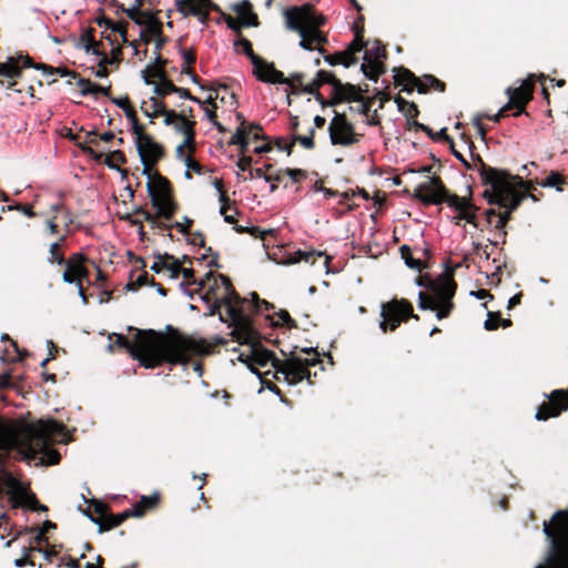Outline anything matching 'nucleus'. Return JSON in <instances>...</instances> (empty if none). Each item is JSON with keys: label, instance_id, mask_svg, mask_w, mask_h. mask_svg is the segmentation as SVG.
<instances>
[{"label": "nucleus", "instance_id": "nucleus-1", "mask_svg": "<svg viewBox=\"0 0 568 568\" xmlns=\"http://www.w3.org/2000/svg\"><path fill=\"white\" fill-rule=\"evenodd\" d=\"M227 292L229 295L224 297V301L227 305V313L231 318V323L234 325L232 335L240 344L247 345V352H242L239 355V361L246 363L251 372L257 376H260V373L252 367V364H256L262 367L271 365L276 369V373L282 374L284 379L291 385H295L303 379L308 378L310 372L307 371V367L316 365L317 353L313 352V348H303L301 349L303 353H312L313 356L310 358H303L295 355V353H292L290 358L278 361L272 352L264 348L256 341L255 331L252 328L248 318L243 315L241 311V297L231 291Z\"/></svg>", "mask_w": 568, "mask_h": 568}, {"label": "nucleus", "instance_id": "nucleus-2", "mask_svg": "<svg viewBox=\"0 0 568 568\" xmlns=\"http://www.w3.org/2000/svg\"><path fill=\"white\" fill-rule=\"evenodd\" d=\"M65 438L64 425L53 419H39L22 427L0 420V456L14 450L29 465L58 464L60 455L50 445Z\"/></svg>", "mask_w": 568, "mask_h": 568}, {"label": "nucleus", "instance_id": "nucleus-3", "mask_svg": "<svg viewBox=\"0 0 568 568\" xmlns=\"http://www.w3.org/2000/svg\"><path fill=\"white\" fill-rule=\"evenodd\" d=\"M114 337V343H109L108 349L113 352L115 346L125 348L145 368H154L163 363L185 365L193 355L204 352L201 342L182 335L136 329L133 343L123 335L115 334Z\"/></svg>", "mask_w": 568, "mask_h": 568}, {"label": "nucleus", "instance_id": "nucleus-4", "mask_svg": "<svg viewBox=\"0 0 568 568\" xmlns=\"http://www.w3.org/2000/svg\"><path fill=\"white\" fill-rule=\"evenodd\" d=\"M483 182L490 185L491 190H486L484 196L491 204H497L506 209V212L499 213L498 219L507 224L510 212L516 210L526 195L525 182L520 176L510 175L506 171L484 168L481 173Z\"/></svg>", "mask_w": 568, "mask_h": 568}, {"label": "nucleus", "instance_id": "nucleus-5", "mask_svg": "<svg viewBox=\"0 0 568 568\" xmlns=\"http://www.w3.org/2000/svg\"><path fill=\"white\" fill-rule=\"evenodd\" d=\"M284 18L286 28L298 33V45L302 49L312 51L326 41L318 30L325 23V18L316 14L311 6L290 8L284 11Z\"/></svg>", "mask_w": 568, "mask_h": 568}, {"label": "nucleus", "instance_id": "nucleus-6", "mask_svg": "<svg viewBox=\"0 0 568 568\" xmlns=\"http://www.w3.org/2000/svg\"><path fill=\"white\" fill-rule=\"evenodd\" d=\"M456 285L454 281L444 276L437 282L433 283L430 293L425 295L423 292L418 293L420 310H429L436 312L438 320L445 318L453 310L452 298L455 294Z\"/></svg>", "mask_w": 568, "mask_h": 568}, {"label": "nucleus", "instance_id": "nucleus-7", "mask_svg": "<svg viewBox=\"0 0 568 568\" xmlns=\"http://www.w3.org/2000/svg\"><path fill=\"white\" fill-rule=\"evenodd\" d=\"M412 312V305L404 300H392L390 302L383 303L381 307L382 321L379 328L385 333L387 329L394 331L400 322L408 316H413L417 320L418 316L413 315Z\"/></svg>", "mask_w": 568, "mask_h": 568}, {"label": "nucleus", "instance_id": "nucleus-8", "mask_svg": "<svg viewBox=\"0 0 568 568\" xmlns=\"http://www.w3.org/2000/svg\"><path fill=\"white\" fill-rule=\"evenodd\" d=\"M146 189L158 214L164 219H170L174 212V206L170 195L169 182L161 176H156L148 183Z\"/></svg>", "mask_w": 568, "mask_h": 568}, {"label": "nucleus", "instance_id": "nucleus-9", "mask_svg": "<svg viewBox=\"0 0 568 568\" xmlns=\"http://www.w3.org/2000/svg\"><path fill=\"white\" fill-rule=\"evenodd\" d=\"M133 133L135 134L136 151L143 164V173H146L149 166L162 156L163 151L159 143L143 133V129L139 124H134Z\"/></svg>", "mask_w": 568, "mask_h": 568}, {"label": "nucleus", "instance_id": "nucleus-10", "mask_svg": "<svg viewBox=\"0 0 568 568\" xmlns=\"http://www.w3.org/2000/svg\"><path fill=\"white\" fill-rule=\"evenodd\" d=\"M556 531L545 521L542 531L550 539L554 549H560L568 555V509L558 510L552 516Z\"/></svg>", "mask_w": 568, "mask_h": 568}, {"label": "nucleus", "instance_id": "nucleus-11", "mask_svg": "<svg viewBox=\"0 0 568 568\" xmlns=\"http://www.w3.org/2000/svg\"><path fill=\"white\" fill-rule=\"evenodd\" d=\"M1 481L3 486L8 489V493L12 496V498L17 499L18 501L27 505L28 507L34 510L47 509L45 506H39L36 496L29 493L27 485L23 481L16 478L11 473L3 470L1 473Z\"/></svg>", "mask_w": 568, "mask_h": 568}, {"label": "nucleus", "instance_id": "nucleus-12", "mask_svg": "<svg viewBox=\"0 0 568 568\" xmlns=\"http://www.w3.org/2000/svg\"><path fill=\"white\" fill-rule=\"evenodd\" d=\"M450 195L439 179L435 176L428 178L426 182L418 184L414 191V196L426 204L446 203Z\"/></svg>", "mask_w": 568, "mask_h": 568}, {"label": "nucleus", "instance_id": "nucleus-13", "mask_svg": "<svg viewBox=\"0 0 568 568\" xmlns=\"http://www.w3.org/2000/svg\"><path fill=\"white\" fill-rule=\"evenodd\" d=\"M219 285L222 286L223 293H221L220 295H214V302L209 305V315L219 314L220 321L226 323L230 327L234 329V325L231 323V318L227 313V305L224 301V297L229 295L227 291H231L235 295L237 294L232 288L229 278L222 274L217 275V277H214V287L219 290Z\"/></svg>", "mask_w": 568, "mask_h": 568}, {"label": "nucleus", "instance_id": "nucleus-14", "mask_svg": "<svg viewBox=\"0 0 568 568\" xmlns=\"http://www.w3.org/2000/svg\"><path fill=\"white\" fill-rule=\"evenodd\" d=\"M447 205L456 212L453 216V222L459 225L460 221H466L468 224L477 227L476 213L478 207L474 205L468 196L450 195L447 199Z\"/></svg>", "mask_w": 568, "mask_h": 568}, {"label": "nucleus", "instance_id": "nucleus-15", "mask_svg": "<svg viewBox=\"0 0 568 568\" xmlns=\"http://www.w3.org/2000/svg\"><path fill=\"white\" fill-rule=\"evenodd\" d=\"M385 57L384 48L379 41L365 43L364 62L361 70L369 79H373L382 71V59Z\"/></svg>", "mask_w": 568, "mask_h": 568}, {"label": "nucleus", "instance_id": "nucleus-16", "mask_svg": "<svg viewBox=\"0 0 568 568\" xmlns=\"http://www.w3.org/2000/svg\"><path fill=\"white\" fill-rule=\"evenodd\" d=\"M328 131L333 144L351 145L357 141L353 126L344 114H335L329 123Z\"/></svg>", "mask_w": 568, "mask_h": 568}, {"label": "nucleus", "instance_id": "nucleus-17", "mask_svg": "<svg viewBox=\"0 0 568 568\" xmlns=\"http://www.w3.org/2000/svg\"><path fill=\"white\" fill-rule=\"evenodd\" d=\"M532 77L524 80L518 88H507L508 102L504 105V110L517 109L515 115H519L524 111L526 103L532 97Z\"/></svg>", "mask_w": 568, "mask_h": 568}, {"label": "nucleus", "instance_id": "nucleus-18", "mask_svg": "<svg viewBox=\"0 0 568 568\" xmlns=\"http://www.w3.org/2000/svg\"><path fill=\"white\" fill-rule=\"evenodd\" d=\"M549 402L545 403L537 410L535 418L546 420L549 417L558 416L562 410L568 409V393L565 389H556L549 396Z\"/></svg>", "mask_w": 568, "mask_h": 568}, {"label": "nucleus", "instance_id": "nucleus-19", "mask_svg": "<svg viewBox=\"0 0 568 568\" xmlns=\"http://www.w3.org/2000/svg\"><path fill=\"white\" fill-rule=\"evenodd\" d=\"M395 80L398 83L404 84L405 87H412L410 89H416L419 93H425L428 88H434L438 91L444 90V84L438 81L436 78L432 75H426L423 80L417 79L410 71L405 69L396 70Z\"/></svg>", "mask_w": 568, "mask_h": 568}, {"label": "nucleus", "instance_id": "nucleus-20", "mask_svg": "<svg viewBox=\"0 0 568 568\" xmlns=\"http://www.w3.org/2000/svg\"><path fill=\"white\" fill-rule=\"evenodd\" d=\"M253 73L260 81L267 83H285L291 84V79H285L284 74L276 70L274 64L262 58L253 59Z\"/></svg>", "mask_w": 568, "mask_h": 568}, {"label": "nucleus", "instance_id": "nucleus-21", "mask_svg": "<svg viewBox=\"0 0 568 568\" xmlns=\"http://www.w3.org/2000/svg\"><path fill=\"white\" fill-rule=\"evenodd\" d=\"M316 256L317 257L325 256V260H324V263H323V267L325 268V271L327 273L328 272V264H329V261H331V256L326 255L322 251H314V250L301 251V250H298V251H296V252H294L292 254H288L283 260L277 261L276 263L277 264H282V265H293V264H296V263H300V262H305V263L314 264V261H315Z\"/></svg>", "mask_w": 568, "mask_h": 568}, {"label": "nucleus", "instance_id": "nucleus-22", "mask_svg": "<svg viewBox=\"0 0 568 568\" xmlns=\"http://www.w3.org/2000/svg\"><path fill=\"white\" fill-rule=\"evenodd\" d=\"M178 6L184 16H194L201 23H204L207 19L211 3L210 0H180Z\"/></svg>", "mask_w": 568, "mask_h": 568}, {"label": "nucleus", "instance_id": "nucleus-23", "mask_svg": "<svg viewBox=\"0 0 568 568\" xmlns=\"http://www.w3.org/2000/svg\"><path fill=\"white\" fill-rule=\"evenodd\" d=\"M151 270L156 274H164L169 278H176L180 275V263L173 256L168 254L158 256L151 265Z\"/></svg>", "mask_w": 568, "mask_h": 568}, {"label": "nucleus", "instance_id": "nucleus-24", "mask_svg": "<svg viewBox=\"0 0 568 568\" xmlns=\"http://www.w3.org/2000/svg\"><path fill=\"white\" fill-rule=\"evenodd\" d=\"M31 62L29 58L19 59L9 58L6 62H0V77L13 79L19 77L21 68L30 67Z\"/></svg>", "mask_w": 568, "mask_h": 568}, {"label": "nucleus", "instance_id": "nucleus-25", "mask_svg": "<svg viewBox=\"0 0 568 568\" xmlns=\"http://www.w3.org/2000/svg\"><path fill=\"white\" fill-rule=\"evenodd\" d=\"M234 11L239 16L240 26L255 27L257 26V17L252 11V6L247 0H243L233 6Z\"/></svg>", "mask_w": 568, "mask_h": 568}, {"label": "nucleus", "instance_id": "nucleus-26", "mask_svg": "<svg viewBox=\"0 0 568 568\" xmlns=\"http://www.w3.org/2000/svg\"><path fill=\"white\" fill-rule=\"evenodd\" d=\"M172 125L176 132L183 134L185 143H193L194 131L193 123L191 121H189L184 116L179 115L176 121Z\"/></svg>", "mask_w": 568, "mask_h": 568}, {"label": "nucleus", "instance_id": "nucleus-27", "mask_svg": "<svg viewBox=\"0 0 568 568\" xmlns=\"http://www.w3.org/2000/svg\"><path fill=\"white\" fill-rule=\"evenodd\" d=\"M141 109L145 116L151 120L161 114L162 112H166L165 104L156 98H151L150 102H143Z\"/></svg>", "mask_w": 568, "mask_h": 568}, {"label": "nucleus", "instance_id": "nucleus-28", "mask_svg": "<svg viewBox=\"0 0 568 568\" xmlns=\"http://www.w3.org/2000/svg\"><path fill=\"white\" fill-rule=\"evenodd\" d=\"M83 256L81 254H74L67 262L64 261L65 268L70 270L73 274L78 275V277H85L88 272L83 265Z\"/></svg>", "mask_w": 568, "mask_h": 568}, {"label": "nucleus", "instance_id": "nucleus-29", "mask_svg": "<svg viewBox=\"0 0 568 568\" xmlns=\"http://www.w3.org/2000/svg\"><path fill=\"white\" fill-rule=\"evenodd\" d=\"M154 75L159 77V81L154 83L153 91L156 95L164 97L169 93H173L175 91V85L165 79L163 74L155 72Z\"/></svg>", "mask_w": 568, "mask_h": 568}, {"label": "nucleus", "instance_id": "nucleus-30", "mask_svg": "<svg viewBox=\"0 0 568 568\" xmlns=\"http://www.w3.org/2000/svg\"><path fill=\"white\" fill-rule=\"evenodd\" d=\"M325 61L329 65L342 64L345 68H348V67H351V65L356 63V59L355 58H349V53H344V51L325 57Z\"/></svg>", "mask_w": 568, "mask_h": 568}, {"label": "nucleus", "instance_id": "nucleus-31", "mask_svg": "<svg viewBox=\"0 0 568 568\" xmlns=\"http://www.w3.org/2000/svg\"><path fill=\"white\" fill-rule=\"evenodd\" d=\"M313 132L314 131L312 130L310 135H297L294 138V140L290 144H286V145L278 144V148L281 150H285L287 152V154H291L292 148H293L295 141H298L303 148L311 150L314 148Z\"/></svg>", "mask_w": 568, "mask_h": 568}, {"label": "nucleus", "instance_id": "nucleus-32", "mask_svg": "<svg viewBox=\"0 0 568 568\" xmlns=\"http://www.w3.org/2000/svg\"><path fill=\"white\" fill-rule=\"evenodd\" d=\"M214 186L215 189L217 190V192L220 193V202L222 203L221 205V209H220V213L224 216V221L227 222V223H232L234 222V217L233 215L231 214H226V205H225V202L227 201V197L222 189V182L219 181V180H215L214 181Z\"/></svg>", "mask_w": 568, "mask_h": 568}, {"label": "nucleus", "instance_id": "nucleus-33", "mask_svg": "<svg viewBox=\"0 0 568 568\" xmlns=\"http://www.w3.org/2000/svg\"><path fill=\"white\" fill-rule=\"evenodd\" d=\"M64 241V236H62L58 242H53L51 243L50 245V250H49V257H48V262L49 263H57L58 265H62L64 264V256L63 254L59 253L58 250L61 245V243Z\"/></svg>", "mask_w": 568, "mask_h": 568}, {"label": "nucleus", "instance_id": "nucleus-34", "mask_svg": "<svg viewBox=\"0 0 568 568\" xmlns=\"http://www.w3.org/2000/svg\"><path fill=\"white\" fill-rule=\"evenodd\" d=\"M36 69H41L43 71V74L48 78H50L51 75L53 74H59L60 77H71V78H75V73L71 72V71H68L67 69H63V68H51V67H48V65H44V64H41L39 67H34Z\"/></svg>", "mask_w": 568, "mask_h": 568}, {"label": "nucleus", "instance_id": "nucleus-35", "mask_svg": "<svg viewBox=\"0 0 568 568\" xmlns=\"http://www.w3.org/2000/svg\"><path fill=\"white\" fill-rule=\"evenodd\" d=\"M231 144H237L243 150L247 148L248 145V138H247V131L244 128H239L235 133L232 135Z\"/></svg>", "mask_w": 568, "mask_h": 568}, {"label": "nucleus", "instance_id": "nucleus-36", "mask_svg": "<svg viewBox=\"0 0 568 568\" xmlns=\"http://www.w3.org/2000/svg\"><path fill=\"white\" fill-rule=\"evenodd\" d=\"M400 254L403 260L405 261V264L412 268V270H419L420 268V261L417 258H413L410 255V248L407 245H403L400 247Z\"/></svg>", "mask_w": 568, "mask_h": 568}, {"label": "nucleus", "instance_id": "nucleus-37", "mask_svg": "<svg viewBox=\"0 0 568 568\" xmlns=\"http://www.w3.org/2000/svg\"><path fill=\"white\" fill-rule=\"evenodd\" d=\"M562 183V178L557 172H551L545 182L541 183L545 187H556L557 191H561L560 184Z\"/></svg>", "mask_w": 568, "mask_h": 568}, {"label": "nucleus", "instance_id": "nucleus-38", "mask_svg": "<svg viewBox=\"0 0 568 568\" xmlns=\"http://www.w3.org/2000/svg\"><path fill=\"white\" fill-rule=\"evenodd\" d=\"M113 62H114V60L109 59L106 55H103L99 60L98 67L95 69H93L94 75L98 77V78H105L108 75V71H106L105 64L106 63H113Z\"/></svg>", "mask_w": 568, "mask_h": 568}, {"label": "nucleus", "instance_id": "nucleus-39", "mask_svg": "<svg viewBox=\"0 0 568 568\" xmlns=\"http://www.w3.org/2000/svg\"><path fill=\"white\" fill-rule=\"evenodd\" d=\"M77 85L80 88L81 95H94V87L95 84L92 83L88 79H79L77 82Z\"/></svg>", "mask_w": 568, "mask_h": 568}, {"label": "nucleus", "instance_id": "nucleus-40", "mask_svg": "<svg viewBox=\"0 0 568 568\" xmlns=\"http://www.w3.org/2000/svg\"><path fill=\"white\" fill-rule=\"evenodd\" d=\"M235 47L237 48L239 51L244 52L251 59L252 63H253L254 58H258L257 55L254 54V52L252 50L251 42L246 39H242V40L237 41L235 43Z\"/></svg>", "mask_w": 568, "mask_h": 568}, {"label": "nucleus", "instance_id": "nucleus-41", "mask_svg": "<svg viewBox=\"0 0 568 568\" xmlns=\"http://www.w3.org/2000/svg\"><path fill=\"white\" fill-rule=\"evenodd\" d=\"M139 26H148L149 28L153 24V18L151 14L140 11L135 18H130Z\"/></svg>", "mask_w": 568, "mask_h": 568}, {"label": "nucleus", "instance_id": "nucleus-42", "mask_svg": "<svg viewBox=\"0 0 568 568\" xmlns=\"http://www.w3.org/2000/svg\"><path fill=\"white\" fill-rule=\"evenodd\" d=\"M365 45L363 44L362 40L357 36L352 43L347 47V49L344 51V53H349V58H355L354 54L362 51Z\"/></svg>", "mask_w": 568, "mask_h": 568}, {"label": "nucleus", "instance_id": "nucleus-43", "mask_svg": "<svg viewBox=\"0 0 568 568\" xmlns=\"http://www.w3.org/2000/svg\"><path fill=\"white\" fill-rule=\"evenodd\" d=\"M94 43L95 42L91 39L90 34L87 32L81 36L79 43H78V48L84 50L87 53H90Z\"/></svg>", "mask_w": 568, "mask_h": 568}, {"label": "nucleus", "instance_id": "nucleus-44", "mask_svg": "<svg viewBox=\"0 0 568 568\" xmlns=\"http://www.w3.org/2000/svg\"><path fill=\"white\" fill-rule=\"evenodd\" d=\"M142 3L143 0H134L133 3L123 11L129 18H135L136 14L141 11Z\"/></svg>", "mask_w": 568, "mask_h": 568}, {"label": "nucleus", "instance_id": "nucleus-45", "mask_svg": "<svg viewBox=\"0 0 568 568\" xmlns=\"http://www.w3.org/2000/svg\"><path fill=\"white\" fill-rule=\"evenodd\" d=\"M134 516V517H140L143 515V509L142 507L140 506H135L133 509L131 510H126L124 513H122L120 515V518L114 523V525H119L124 518L129 517V516Z\"/></svg>", "mask_w": 568, "mask_h": 568}, {"label": "nucleus", "instance_id": "nucleus-46", "mask_svg": "<svg viewBox=\"0 0 568 568\" xmlns=\"http://www.w3.org/2000/svg\"><path fill=\"white\" fill-rule=\"evenodd\" d=\"M498 316L493 313H488V318L484 323V327L488 331L496 329L498 326Z\"/></svg>", "mask_w": 568, "mask_h": 568}, {"label": "nucleus", "instance_id": "nucleus-47", "mask_svg": "<svg viewBox=\"0 0 568 568\" xmlns=\"http://www.w3.org/2000/svg\"><path fill=\"white\" fill-rule=\"evenodd\" d=\"M62 280L64 283H68V284H75L78 283V281H81L80 277H78V275L73 274L70 270L65 268L63 274H62Z\"/></svg>", "mask_w": 568, "mask_h": 568}, {"label": "nucleus", "instance_id": "nucleus-48", "mask_svg": "<svg viewBox=\"0 0 568 568\" xmlns=\"http://www.w3.org/2000/svg\"><path fill=\"white\" fill-rule=\"evenodd\" d=\"M174 93H178L181 98L183 99H189V100H192L199 104H202V101L197 98H194L190 94L189 90L186 89H183V88H178L175 87V91H173Z\"/></svg>", "mask_w": 568, "mask_h": 568}, {"label": "nucleus", "instance_id": "nucleus-49", "mask_svg": "<svg viewBox=\"0 0 568 568\" xmlns=\"http://www.w3.org/2000/svg\"><path fill=\"white\" fill-rule=\"evenodd\" d=\"M161 114L164 116L165 125H172L176 121L178 116L180 115L176 112H174L173 110H166V112H162Z\"/></svg>", "mask_w": 568, "mask_h": 568}, {"label": "nucleus", "instance_id": "nucleus-50", "mask_svg": "<svg viewBox=\"0 0 568 568\" xmlns=\"http://www.w3.org/2000/svg\"><path fill=\"white\" fill-rule=\"evenodd\" d=\"M321 84H323V80H313L311 83L303 87V91L308 94H314Z\"/></svg>", "mask_w": 568, "mask_h": 568}, {"label": "nucleus", "instance_id": "nucleus-51", "mask_svg": "<svg viewBox=\"0 0 568 568\" xmlns=\"http://www.w3.org/2000/svg\"><path fill=\"white\" fill-rule=\"evenodd\" d=\"M277 325H291L292 318L286 311H281L277 313V321L275 322Z\"/></svg>", "mask_w": 568, "mask_h": 568}, {"label": "nucleus", "instance_id": "nucleus-52", "mask_svg": "<svg viewBox=\"0 0 568 568\" xmlns=\"http://www.w3.org/2000/svg\"><path fill=\"white\" fill-rule=\"evenodd\" d=\"M406 109L404 106L399 105V109L405 112L407 118L415 116L417 114V108L414 103L404 102Z\"/></svg>", "mask_w": 568, "mask_h": 568}, {"label": "nucleus", "instance_id": "nucleus-53", "mask_svg": "<svg viewBox=\"0 0 568 568\" xmlns=\"http://www.w3.org/2000/svg\"><path fill=\"white\" fill-rule=\"evenodd\" d=\"M192 149L193 148V143H185V139H183V142L178 145L176 148V155L179 159H181L183 162H184V159H185V154H184V150L185 149Z\"/></svg>", "mask_w": 568, "mask_h": 568}, {"label": "nucleus", "instance_id": "nucleus-54", "mask_svg": "<svg viewBox=\"0 0 568 568\" xmlns=\"http://www.w3.org/2000/svg\"><path fill=\"white\" fill-rule=\"evenodd\" d=\"M184 163H185L186 170H189V171L192 170L195 172H200V170H201L200 164L196 163L195 161H193L190 155L185 156Z\"/></svg>", "mask_w": 568, "mask_h": 568}, {"label": "nucleus", "instance_id": "nucleus-55", "mask_svg": "<svg viewBox=\"0 0 568 568\" xmlns=\"http://www.w3.org/2000/svg\"><path fill=\"white\" fill-rule=\"evenodd\" d=\"M204 113H205V116L213 123L214 126H216L220 131L224 130L222 124L215 121V113L212 110L205 109Z\"/></svg>", "mask_w": 568, "mask_h": 568}, {"label": "nucleus", "instance_id": "nucleus-56", "mask_svg": "<svg viewBox=\"0 0 568 568\" xmlns=\"http://www.w3.org/2000/svg\"><path fill=\"white\" fill-rule=\"evenodd\" d=\"M192 224V220H190L189 217H184V222H178L175 224L176 229L182 232V233H186L187 229L191 226Z\"/></svg>", "mask_w": 568, "mask_h": 568}, {"label": "nucleus", "instance_id": "nucleus-57", "mask_svg": "<svg viewBox=\"0 0 568 568\" xmlns=\"http://www.w3.org/2000/svg\"><path fill=\"white\" fill-rule=\"evenodd\" d=\"M315 192H321L323 193L324 197L328 199V197H332V196H335L336 192L331 190V189H326V187H323L321 185H315L314 187Z\"/></svg>", "mask_w": 568, "mask_h": 568}, {"label": "nucleus", "instance_id": "nucleus-58", "mask_svg": "<svg viewBox=\"0 0 568 568\" xmlns=\"http://www.w3.org/2000/svg\"><path fill=\"white\" fill-rule=\"evenodd\" d=\"M287 174L293 181H298L302 176H304V172L298 169H290L287 170Z\"/></svg>", "mask_w": 568, "mask_h": 568}, {"label": "nucleus", "instance_id": "nucleus-59", "mask_svg": "<svg viewBox=\"0 0 568 568\" xmlns=\"http://www.w3.org/2000/svg\"><path fill=\"white\" fill-rule=\"evenodd\" d=\"M481 118H483L481 115H476L474 118V120H473V123L476 126V129H477L478 133L480 134V136L484 138L485 130H484V128L481 125Z\"/></svg>", "mask_w": 568, "mask_h": 568}, {"label": "nucleus", "instance_id": "nucleus-60", "mask_svg": "<svg viewBox=\"0 0 568 568\" xmlns=\"http://www.w3.org/2000/svg\"><path fill=\"white\" fill-rule=\"evenodd\" d=\"M123 111L125 113V116L131 120L132 128L134 126V124H138V121H136V118H135V113H134L133 109L130 105H128L126 109H123Z\"/></svg>", "mask_w": 568, "mask_h": 568}, {"label": "nucleus", "instance_id": "nucleus-61", "mask_svg": "<svg viewBox=\"0 0 568 568\" xmlns=\"http://www.w3.org/2000/svg\"><path fill=\"white\" fill-rule=\"evenodd\" d=\"M315 80H323V83L334 81L333 75L325 71H318Z\"/></svg>", "mask_w": 568, "mask_h": 568}, {"label": "nucleus", "instance_id": "nucleus-62", "mask_svg": "<svg viewBox=\"0 0 568 568\" xmlns=\"http://www.w3.org/2000/svg\"><path fill=\"white\" fill-rule=\"evenodd\" d=\"M260 125L258 124H251L248 129H246L247 131V136L250 134H253V138L254 139H261L262 136L260 135V133L257 132L260 130Z\"/></svg>", "mask_w": 568, "mask_h": 568}, {"label": "nucleus", "instance_id": "nucleus-63", "mask_svg": "<svg viewBox=\"0 0 568 568\" xmlns=\"http://www.w3.org/2000/svg\"><path fill=\"white\" fill-rule=\"evenodd\" d=\"M302 78H303V74L302 73H293L291 74L287 79H291L292 80V83L288 84L291 88H295V84L298 83L300 85H302Z\"/></svg>", "mask_w": 568, "mask_h": 568}, {"label": "nucleus", "instance_id": "nucleus-64", "mask_svg": "<svg viewBox=\"0 0 568 568\" xmlns=\"http://www.w3.org/2000/svg\"><path fill=\"white\" fill-rule=\"evenodd\" d=\"M119 108H121L122 110L123 109H126L129 104V99L126 97L124 98H115L112 100Z\"/></svg>", "mask_w": 568, "mask_h": 568}]
</instances>
